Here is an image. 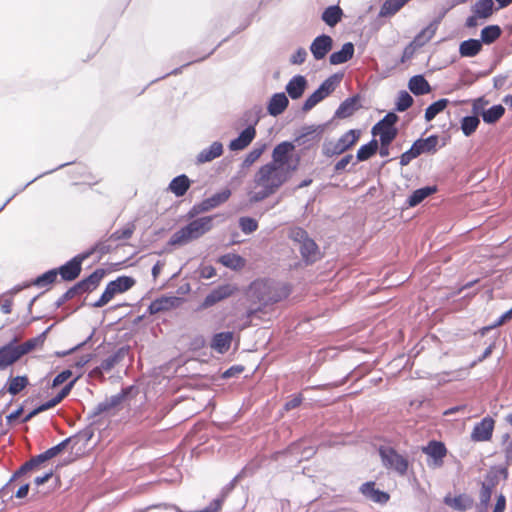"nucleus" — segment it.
Here are the masks:
<instances>
[{
	"label": "nucleus",
	"instance_id": "obj_1",
	"mask_svg": "<svg viewBox=\"0 0 512 512\" xmlns=\"http://www.w3.org/2000/svg\"><path fill=\"white\" fill-rule=\"evenodd\" d=\"M292 176V173L270 162L259 167L253 178V188L248 191L249 201L258 203L275 194Z\"/></svg>",
	"mask_w": 512,
	"mask_h": 512
},
{
	"label": "nucleus",
	"instance_id": "obj_2",
	"mask_svg": "<svg viewBox=\"0 0 512 512\" xmlns=\"http://www.w3.org/2000/svg\"><path fill=\"white\" fill-rule=\"evenodd\" d=\"M216 217L217 215L204 216L190 221L186 226L173 233L169 245L182 246L199 239L213 228V220Z\"/></svg>",
	"mask_w": 512,
	"mask_h": 512
},
{
	"label": "nucleus",
	"instance_id": "obj_3",
	"mask_svg": "<svg viewBox=\"0 0 512 512\" xmlns=\"http://www.w3.org/2000/svg\"><path fill=\"white\" fill-rule=\"evenodd\" d=\"M289 238L298 244V249L306 264L315 263L320 259V251L315 241L308 236L306 230L294 227L289 231Z\"/></svg>",
	"mask_w": 512,
	"mask_h": 512
},
{
	"label": "nucleus",
	"instance_id": "obj_4",
	"mask_svg": "<svg viewBox=\"0 0 512 512\" xmlns=\"http://www.w3.org/2000/svg\"><path fill=\"white\" fill-rule=\"evenodd\" d=\"M360 134V130L350 129L337 141H325L322 145V154L328 158L343 154L356 144Z\"/></svg>",
	"mask_w": 512,
	"mask_h": 512
},
{
	"label": "nucleus",
	"instance_id": "obj_5",
	"mask_svg": "<svg viewBox=\"0 0 512 512\" xmlns=\"http://www.w3.org/2000/svg\"><path fill=\"white\" fill-rule=\"evenodd\" d=\"M343 75L333 74L325 79L320 86L305 100L302 106L304 112L313 109L319 102L329 96L340 83Z\"/></svg>",
	"mask_w": 512,
	"mask_h": 512
},
{
	"label": "nucleus",
	"instance_id": "obj_6",
	"mask_svg": "<svg viewBox=\"0 0 512 512\" xmlns=\"http://www.w3.org/2000/svg\"><path fill=\"white\" fill-rule=\"evenodd\" d=\"M295 150V144L290 141H283L277 144L272 151L270 163L283 167L284 170L293 173L297 170L299 158L294 163L290 162L292 152Z\"/></svg>",
	"mask_w": 512,
	"mask_h": 512
},
{
	"label": "nucleus",
	"instance_id": "obj_7",
	"mask_svg": "<svg viewBox=\"0 0 512 512\" xmlns=\"http://www.w3.org/2000/svg\"><path fill=\"white\" fill-rule=\"evenodd\" d=\"M438 144V136L437 135H430L429 137L425 139H418L416 140L409 150L404 152L400 156V165L406 166L408 165L413 159L417 158L419 155L423 153H430L436 151V146Z\"/></svg>",
	"mask_w": 512,
	"mask_h": 512
},
{
	"label": "nucleus",
	"instance_id": "obj_8",
	"mask_svg": "<svg viewBox=\"0 0 512 512\" xmlns=\"http://www.w3.org/2000/svg\"><path fill=\"white\" fill-rule=\"evenodd\" d=\"M132 387L122 389L119 393L105 398L99 402L94 408L88 412V419L95 421L97 417L103 414H108L112 409L119 406L123 400L128 396Z\"/></svg>",
	"mask_w": 512,
	"mask_h": 512
},
{
	"label": "nucleus",
	"instance_id": "obj_9",
	"mask_svg": "<svg viewBox=\"0 0 512 512\" xmlns=\"http://www.w3.org/2000/svg\"><path fill=\"white\" fill-rule=\"evenodd\" d=\"M379 454L383 465L386 468L395 470L400 475H405L408 470V461L405 457L398 454L391 447H381Z\"/></svg>",
	"mask_w": 512,
	"mask_h": 512
},
{
	"label": "nucleus",
	"instance_id": "obj_10",
	"mask_svg": "<svg viewBox=\"0 0 512 512\" xmlns=\"http://www.w3.org/2000/svg\"><path fill=\"white\" fill-rule=\"evenodd\" d=\"M90 257V253H80L57 269L61 278L65 281L75 280L81 273V265L84 260Z\"/></svg>",
	"mask_w": 512,
	"mask_h": 512
},
{
	"label": "nucleus",
	"instance_id": "obj_11",
	"mask_svg": "<svg viewBox=\"0 0 512 512\" xmlns=\"http://www.w3.org/2000/svg\"><path fill=\"white\" fill-rule=\"evenodd\" d=\"M237 291V287L232 284L220 285L213 289L198 307V310L207 309L216 303L232 296Z\"/></svg>",
	"mask_w": 512,
	"mask_h": 512
},
{
	"label": "nucleus",
	"instance_id": "obj_12",
	"mask_svg": "<svg viewBox=\"0 0 512 512\" xmlns=\"http://www.w3.org/2000/svg\"><path fill=\"white\" fill-rule=\"evenodd\" d=\"M231 195L229 189H224L220 192L215 193L209 198L204 199L199 205H195L188 213L189 217H194L199 212L209 211L220 204L226 202Z\"/></svg>",
	"mask_w": 512,
	"mask_h": 512
},
{
	"label": "nucleus",
	"instance_id": "obj_13",
	"mask_svg": "<svg viewBox=\"0 0 512 512\" xmlns=\"http://www.w3.org/2000/svg\"><path fill=\"white\" fill-rule=\"evenodd\" d=\"M48 457L46 456L45 452L40 453L36 456H33L28 461H26L24 464H22L19 469L12 475L9 482L0 490V493L3 495H6V491L8 490L10 483L14 481L15 479L25 475L26 473L37 470L39 466L44 463L45 461H48Z\"/></svg>",
	"mask_w": 512,
	"mask_h": 512
},
{
	"label": "nucleus",
	"instance_id": "obj_14",
	"mask_svg": "<svg viewBox=\"0 0 512 512\" xmlns=\"http://www.w3.org/2000/svg\"><path fill=\"white\" fill-rule=\"evenodd\" d=\"M422 451L431 458V461H428L430 467L442 466L443 458L447 453L445 445L435 440L430 441L426 447H423Z\"/></svg>",
	"mask_w": 512,
	"mask_h": 512
},
{
	"label": "nucleus",
	"instance_id": "obj_15",
	"mask_svg": "<svg viewBox=\"0 0 512 512\" xmlns=\"http://www.w3.org/2000/svg\"><path fill=\"white\" fill-rule=\"evenodd\" d=\"M333 47V39L327 34L317 36L310 45V51L315 60L319 61L326 57Z\"/></svg>",
	"mask_w": 512,
	"mask_h": 512
},
{
	"label": "nucleus",
	"instance_id": "obj_16",
	"mask_svg": "<svg viewBox=\"0 0 512 512\" xmlns=\"http://www.w3.org/2000/svg\"><path fill=\"white\" fill-rule=\"evenodd\" d=\"M494 420L491 417H485L478 422L471 433V439L477 442L488 441L492 437L494 429Z\"/></svg>",
	"mask_w": 512,
	"mask_h": 512
},
{
	"label": "nucleus",
	"instance_id": "obj_17",
	"mask_svg": "<svg viewBox=\"0 0 512 512\" xmlns=\"http://www.w3.org/2000/svg\"><path fill=\"white\" fill-rule=\"evenodd\" d=\"M104 274H105V271L103 269H96L88 277L82 279L81 281L76 283L74 286H72V288L76 292V294L91 292L98 287Z\"/></svg>",
	"mask_w": 512,
	"mask_h": 512
},
{
	"label": "nucleus",
	"instance_id": "obj_18",
	"mask_svg": "<svg viewBox=\"0 0 512 512\" xmlns=\"http://www.w3.org/2000/svg\"><path fill=\"white\" fill-rule=\"evenodd\" d=\"M181 301V298L176 296H162L150 303V305L148 306V312L149 314L154 315L162 311H168L170 309L178 307L181 304Z\"/></svg>",
	"mask_w": 512,
	"mask_h": 512
},
{
	"label": "nucleus",
	"instance_id": "obj_19",
	"mask_svg": "<svg viewBox=\"0 0 512 512\" xmlns=\"http://www.w3.org/2000/svg\"><path fill=\"white\" fill-rule=\"evenodd\" d=\"M256 136V129L253 125L247 126L237 138L233 139L229 143V149L231 151H240L245 149L254 140Z\"/></svg>",
	"mask_w": 512,
	"mask_h": 512
},
{
	"label": "nucleus",
	"instance_id": "obj_20",
	"mask_svg": "<svg viewBox=\"0 0 512 512\" xmlns=\"http://www.w3.org/2000/svg\"><path fill=\"white\" fill-rule=\"evenodd\" d=\"M494 486V477H487L486 481L482 482L481 489L479 492V503L476 505V512L487 511Z\"/></svg>",
	"mask_w": 512,
	"mask_h": 512
},
{
	"label": "nucleus",
	"instance_id": "obj_21",
	"mask_svg": "<svg viewBox=\"0 0 512 512\" xmlns=\"http://www.w3.org/2000/svg\"><path fill=\"white\" fill-rule=\"evenodd\" d=\"M15 342L16 340L14 339L0 347V370L6 369L20 359L15 348Z\"/></svg>",
	"mask_w": 512,
	"mask_h": 512
},
{
	"label": "nucleus",
	"instance_id": "obj_22",
	"mask_svg": "<svg viewBox=\"0 0 512 512\" xmlns=\"http://www.w3.org/2000/svg\"><path fill=\"white\" fill-rule=\"evenodd\" d=\"M307 84H308L307 79L304 76L295 75L288 81L285 89H286V92L289 95V97L292 100H296V99H299L303 95V93L307 87Z\"/></svg>",
	"mask_w": 512,
	"mask_h": 512
},
{
	"label": "nucleus",
	"instance_id": "obj_23",
	"mask_svg": "<svg viewBox=\"0 0 512 512\" xmlns=\"http://www.w3.org/2000/svg\"><path fill=\"white\" fill-rule=\"evenodd\" d=\"M360 492L369 500L379 503L385 504L389 500V494L375 488L374 482H366L363 483L360 487Z\"/></svg>",
	"mask_w": 512,
	"mask_h": 512
},
{
	"label": "nucleus",
	"instance_id": "obj_24",
	"mask_svg": "<svg viewBox=\"0 0 512 512\" xmlns=\"http://www.w3.org/2000/svg\"><path fill=\"white\" fill-rule=\"evenodd\" d=\"M288 104L289 100L284 92L275 93L268 102L267 111L269 115L276 117L285 111Z\"/></svg>",
	"mask_w": 512,
	"mask_h": 512
},
{
	"label": "nucleus",
	"instance_id": "obj_25",
	"mask_svg": "<svg viewBox=\"0 0 512 512\" xmlns=\"http://www.w3.org/2000/svg\"><path fill=\"white\" fill-rule=\"evenodd\" d=\"M444 503L459 512H465L472 508L474 500L467 494H460L455 497L446 496Z\"/></svg>",
	"mask_w": 512,
	"mask_h": 512
},
{
	"label": "nucleus",
	"instance_id": "obj_26",
	"mask_svg": "<svg viewBox=\"0 0 512 512\" xmlns=\"http://www.w3.org/2000/svg\"><path fill=\"white\" fill-rule=\"evenodd\" d=\"M223 153V144L219 141L213 142L209 147L201 150L197 157L196 161L198 164H203L207 162H211L214 159L220 157Z\"/></svg>",
	"mask_w": 512,
	"mask_h": 512
},
{
	"label": "nucleus",
	"instance_id": "obj_27",
	"mask_svg": "<svg viewBox=\"0 0 512 512\" xmlns=\"http://www.w3.org/2000/svg\"><path fill=\"white\" fill-rule=\"evenodd\" d=\"M128 352H129V347H127V346L120 347L112 355L105 358L96 370L109 372L128 355Z\"/></svg>",
	"mask_w": 512,
	"mask_h": 512
},
{
	"label": "nucleus",
	"instance_id": "obj_28",
	"mask_svg": "<svg viewBox=\"0 0 512 512\" xmlns=\"http://www.w3.org/2000/svg\"><path fill=\"white\" fill-rule=\"evenodd\" d=\"M233 340V333L232 332H220L216 333L211 341V348L220 353L224 354L226 353L231 346V342Z\"/></svg>",
	"mask_w": 512,
	"mask_h": 512
},
{
	"label": "nucleus",
	"instance_id": "obj_29",
	"mask_svg": "<svg viewBox=\"0 0 512 512\" xmlns=\"http://www.w3.org/2000/svg\"><path fill=\"white\" fill-rule=\"evenodd\" d=\"M28 385L29 380L27 376H10L3 389L0 390V394L6 391L15 396L24 390Z\"/></svg>",
	"mask_w": 512,
	"mask_h": 512
},
{
	"label": "nucleus",
	"instance_id": "obj_30",
	"mask_svg": "<svg viewBox=\"0 0 512 512\" xmlns=\"http://www.w3.org/2000/svg\"><path fill=\"white\" fill-rule=\"evenodd\" d=\"M354 45L352 42H347L343 44L342 48L339 51L333 52L329 56V62L332 65H339L346 63L350 59H352L354 55Z\"/></svg>",
	"mask_w": 512,
	"mask_h": 512
},
{
	"label": "nucleus",
	"instance_id": "obj_31",
	"mask_svg": "<svg viewBox=\"0 0 512 512\" xmlns=\"http://www.w3.org/2000/svg\"><path fill=\"white\" fill-rule=\"evenodd\" d=\"M190 185H191V181L188 178V176L185 174H181L171 180V182L169 183L168 189L176 197H182L186 194Z\"/></svg>",
	"mask_w": 512,
	"mask_h": 512
},
{
	"label": "nucleus",
	"instance_id": "obj_32",
	"mask_svg": "<svg viewBox=\"0 0 512 512\" xmlns=\"http://www.w3.org/2000/svg\"><path fill=\"white\" fill-rule=\"evenodd\" d=\"M409 90L416 96H421L431 91V86L423 75H414L408 82Z\"/></svg>",
	"mask_w": 512,
	"mask_h": 512
},
{
	"label": "nucleus",
	"instance_id": "obj_33",
	"mask_svg": "<svg viewBox=\"0 0 512 512\" xmlns=\"http://www.w3.org/2000/svg\"><path fill=\"white\" fill-rule=\"evenodd\" d=\"M358 101L359 96H352L345 99L335 111V117L347 118L353 115V113L357 110Z\"/></svg>",
	"mask_w": 512,
	"mask_h": 512
},
{
	"label": "nucleus",
	"instance_id": "obj_34",
	"mask_svg": "<svg viewBox=\"0 0 512 512\" xmlns=\"http://www.w3.org/2000/svg\"><path fill=\"white\" fill-rule=\"evenodd\" d=\"M437 191L436 186H425L419 189H416L412 192V194L407 199V204L409 207H415L420 204L424 199L432 195Z\"/></svg>",
	"mask_w": 512,
	"mask_h": 512
},
{
	"label": "nucleus",
	"instance_id": "obj_35",
	"mask_svg": "<svg viewBox=\"0 0 512 512\" xmlns=\"http://www.w3.org/2000/svg\"><path fill=\"white\" fill-rule=\"evenodd\" d=\"M482 49V41L478 39H468L459 46V53L462 57H474Z\"/></svg>",
	"mask_w": 512,
	"mask_h": 512
},
{
	"label": "nucleus",
	"instance_id": "obj_36",
	"mask_svg": "<svg viewBox=\"0 0 512 512\" xmlns=\"http://www.w3.org/2000/svg\"><path fill=\"white\" fill-rule=\"evenodd\" d=\"M47 331L48 330L42 332L37 337L29 339V340H27L26 342H24L22 344L17 345L15 343V348H16L18 354H19V357L21 358L23 355L29 353L30 351L35 349L37 346L43 344V342H44V340L46 338Z\"/></svg>",
	"mask_w": 512,
	"mask_h": 512
},
{
	"label": "nucleus",
	"instance_id": "obj_37",
	"mask_svg": "<svg viewBox=\"0 0 512 512\" xmlns=\"http://www.w3.org/2000/svg\"><path fill=\"white\" fill-rule=\"evenodd\" d=\"M494 11L493 0H478L472 6V12L479 16L480 19H488Z\"/></svg>",
	"mask_w": 512,
	"mask_h": 512
},
{
	"label": "nucleus",
	"instance_id": "obj_38",
	"mask_svg": "<svg viewBox=\"0 0 512 512\" xmlns=\"http://www.w3.org/2000/svg\"><path fill=\"white\" fill-rule=\"evenodd\" d=\"M343 15L342 9L338 5L327 7L321 16V19L330 27H334L340 22Z\"/></svg>",
	"mask_w": 512,
	"mask_h": 512
},
{
	"label": "nucleus",
	"instance_id": "obj_39",
	"mask_svg": "<svg viewBox=\"0 0 512 512\" xmlns=\"http://www.w3.org/2000/svg\"><path fill=\"white\" fill-rule=\"evenodd\" d=\"M438 21L430 23L422 29L414 38L413 43L417 47L425 45L436 33Z\"/></svg>",
	"mask_w": 512,
	"mask_h": 512
},
{
	"label": "nucleus",
	"instance_id": "obj_40",
	"mask_svg": "<svg viewBox=\"0 0 512 512\" xmlns=\"http://www.w3.org/2000/svg\"><path fill=\"white\" fill-rule=\"evenodd\" d=\"M116 294L124 293L135 284V279L130 276H119L113 281L109 282Z\"/></svg>",
	"mask_w": 512,
	"mask_h": 512
},
{
	"label": "nucleus",
	"instance_id": "obj_41",
	"mask_svg": "<svg viewBox=\"0 0 512 512\" xmlns=\"http://www.w3.org/2000/svg\"><path fill=\"white\" fill-rule=\"evenodd\" d=\"M449 104L446 98L439 99L430 104L425 110V120L432 121L439 113H441Z\"/></svg>",
	"mask_w": 512,
	"mask_h": 512
},
{
	"label": "nucleus",
	"instance_id": "obj_42",
	"mask_svg": "<svg viewBox=\"0 0 512 512\" xmlns=\"http://www.w3.org/2000/svg\"><path fill=\"white\" fill-rule=\"evenodd\" d=\"M378 150V142L375 139H372L367 144L362 145L357 153L356 159L357 161H365L371 158Z\"/></svg>",
	"mask_w": 512,
	"mask_h": 512
},
{
	"label": "nucleus",
	"instance_id": "obj_43",
	"mask_svg": "<svg viewBox=\"0 0 512 512\" xmlns=\"http://www.w3.org/2000/svg\"><path fill=\"white\" fill-rule=\"evenodd\" d=\"M265 149H266L265 144H261V145L256 144L252 148V150L249 153H247V155L243 159V161L241 163V168L247 169L250 166H252L261 157V155L264 153Z\"/></svg>",
	"mask_w": 512,
	"mask_h": 512
},
{
	"label": "nucleus",
	"instance_id": "obj_44",
	"mask_svg": "<svg viewBox=\"0 0 512 512\" xmlns=\"http://www.w3.org/2000/svg\"><path fill=\"white\" fill-rule=\"evenodd\" d=\"M502 31L498 25H489L481 30L482 44H491L495 42L501 35Z\"/></svg>",
	"mask_w": 512,
	"mask_h": 512
},
{
	"label": "nucleus",
	"instance_id": "obj_45",
	"mask_svg": "<svg viewBox=\"0 0 512 512\" xmlns=\"http://www.w3.org/2000/svg\"><path fill=\"white\" fill-rule=\"evenodd\" d=\"M505 113V108L501 104L493 105L483 113L482 119L487 124L496 123Z\"/></svg>",
	"mask_w": 512,
	"mask_h": 512
},
{
	"label": "nucleus",
	"instance_id": "obj_46",
	"mask_svg": "<svg viewBox=\"0 0 512 512\" xmlns=\"http://www.w3.org/2000/svg\"><path fill=\"white\" fill-rule=\"evenodd\" d=\"M479 124L480 120L478 116H465L461 120V131L466 137H469L477 130Z\"/></svg>",
	"mask_w": 512,
	"mask_h": 512
},
{
	"label": "nucleus",
	"instance_id": "obj_47",
	"mask_svg": "<svg viewBox=\"0 0 512 512\" xmlns=\"http://www.w3.org/2000/svg\"><path fill=\"white\" fill-rule=\"evenodd\" d=\"M288 453L292 455H299V461L307 460L315 454V449L312 446L302 447V443H293L288 448Z\"/></svg>",
	"mask_w": 512,
	"mask_h": 512
},
{
	"label": "nucleus",
	"instance_id": "obj_48",
	"mask_svg": "<svg viewBox=\"0 0 512 512\" xmlns=\"http://www.w3.org/2000/svg\"><path fill=\"white\" fill-rule=\"evenodd\" d=\"M57 277V269H51L32 281V285L37 287H46L55 282Z\"/></svg>",
	"mask_w": 512,
	"mask_h": 512
},
{
	"label": "nucleus",
	"instance_id": "obj_49",
	"mask_svg": "<svg viewBox=\"0 0 512 512\" xmlns=\"http://www.w3.org/2000/svg\"><path fill=\"white\" fill-rule=\"evenodd\" d=\"M413 104L412 96L405 90L399 92L395 109L398 112H404Z\"/></svg>",
	"mask_w": 512,
	"mask_h": 512
},
{
	"label": "nucleus",
	"instance_id": "obj_50",
	"mask_svg": "<svg viewBox=\"0 0 512 512\" xmlns=\"http://www.w3.org/2000/svg\"><path fill=\"white\" fill-rule=\"evenodd\" d=\"M323 131H324V125L303 126L301 128L299 136L296 137L295 142H297L298 144H303L304 142L302 141V139H304L305 137L312 135V134L320 135L323 133Z\"/></svg>",
	"mask_w": 512,
	"mask_h": 512
},
{
	"label": "nucleus",
	"instance_id": "obj_51",
	"mask_svg": "<svg viewBox=\"0 0 512 512\" xmlns=\"http://www.w3.org/2000/svg\"><path fill=\"white\" fill-rule=\"evenodd\" d=\"M239 227L244 234L249 235L258 229V222L252 217H240Z\"/></svg>",
	"mask_w": 512,
	"mask_h": 512
},
{
	"label": "nucleus",
	"instance_id": "obj_52",
	"mask_svg": "<svg viewBox=\"0 0 512 512\" xmlns=\"http://www.w3.org/2000/svg\"><path fill=\"white\" fill-rule=\"evenodd\" d=\"M70 163H63L61 165H59L57 168L55 169H52V170H49V171H46L40 175H38L37 177H35L34 179H32L31 181H29L27 184H25L22 188L18 189L15 193H13L4 203L3 205H0V212L7 206V204L20 192L24 191L30 184H32L33 182H35L36 180H38L39 178L47 175V174H50L58 169H61L67 165H69Z\"/></svg>",
	"mask_w": 512,
	"mask_h": 512
},
{
	"label": "nucleus",
	"instance_id": "obj_53",
	"mask_svg": "<svg viewBox=\"0 0 512 512\" xmlns=\"http://www.w3.org/2000/svg\"><path fill=\"white\" fill-rule=\"evenodd\" d=\"M135 226L134 224H128L122 229H118L110 235V240L118 241V240H126L130 239L134 233Z\"/></svg>",
	"mask_w": 512,
	"mask_h": 512
},
{
	"label": "nucleus",
	"instance_id": "obj_54",
	"mask_svg": "<svg viewBox=\"0 0 512 512\" xmlns=\"http://www.w3.org/2000/svg\"><path fill=\"white\" fill-rule=\"evenodd\" d=\"M402 3L399 0H386L381 7L380 15L391 16L397 13L402 8Z\"/></svg>",
	"mask_w": 512,
	"mask_h": 512
},
{
	"label": "nucleus",
	"instance_id": "obj_55",
	"mask_svg": "<svg viewBox=\"0 0 512 512\" xmlns=\"http://www.w3.org/2000/svg\"><path fill=\"white\" fill-rule=\"evenodd\" d=\"M115 295H116L115 291L108 283L106 285L105 290L103 291L102 295L100 296V298L96 302L91 304V306L93 308H101V307L105 306L109 301H111Z\"/></svg>",
	"mask_w": 512,
	"mask_h": 512
},
{
	"label": "nucleus",
	"instance_id": "obj_56",
	"mask_svg": "<svg viewBox=\"0 0 512 512\" xmlns=\"http://www.w3.org/2000/svg\"><path fill=\"white\" fill-rule=\"evenodd\" d=\"M220 262L229 268H239L243 265V258L236 254H225L221 256Z\"/></svg>",
	"mask_w": 512,
	"mask_h": 512
},
{
	"label": "nucleus",
	"instance_id": "obj_57",
	"mask_svg": "<svg viewBox=\"0 0 512 512\" xmlns=\"http://www.w3.org/2000/svg\"><path fill=\"white\" fill-rule=\"evenodd\" d=\"M397 121H398V116L395 113H393V112L387 113L382 120H380L378 123H376L373 126L372 134L377 135L378 128L382 127V126L394 127V125Z\"/></svg>",
	"mask_w": 512,
	"mask_h": 512
},
{
	"label": "nucleus",
	"instance_id": "obj_58",
	"mask_svg": "<svg viewBox=\"0 0 512 512\" xmlns=\"http://www.w3.org/2000/svg\"><path fill=\"white\" fill-rule=\"evenodd\" d=\"M71 441H72V437H68V438L64 439L63 441H61L60 443H58L57 445L47 449L45 451V454L48 457V459L50 460V459L54 458L55 456H57L58 454H60Z\"/></svg>",
	"mask_w": 512,
	"mask_h": 512
},
{
	"label": "nucleus",
	"instance_id": "obj_59",
	"mask_svg": "<svg viewBox=\"0 0 512 512\" xmlns=\"http://www.w3.org/2000/svg\"><path fill=\"white\" fill-rule=\"evenodd\" d=\"M487 105H488V101L484 97H479L477 99H474L472 102L473 114L476 116H478V115L483 116V113H485V111L487 110V109H485V107Z\"/></svg>",
	"mask_w": 512,
	"mask_h": 512
},
{
	"label": "nucleus",
	"instance_id": "obj_60",
	"mask_svg": "<svg viewBox=\"0 0 512 512\" xmlns=\"http://www.w3.org/2000/svg\"><path fill=\"white\" fill-rule=\"evenodd\" d=\"M307 51L305 48H298L290 57V63L294 65H301L306 61Z\"/></svg>",
	"mask_w": 512,
	"mask_h": 512
},
{
	"label": "nucleus",
	"instance_id": "obj_61",
	"mask_svg": "<svg viewBox=\"0 0 512 512\" xmlns=\"http://www.w3.org/2000/svg\"><path fill=\"white\" fill-rule=\"evenodd\" d=\"M379 136L381 145H390L397 136V129L380 131Z\"/></svg>",
	"mask_w": 512,
	"mask_h": 512
},
{
	"label": "nucleus",
	"instance_id": "obj_62",
	"mask_svg": "<svg viewBox=\"0 0 512 512\" xmlns=\"http://www.w3.org/2000/svg\"><path fill=\"white\" fill-rule=\"evenodd\" d=\"M353 160L352 154H347L343 158H341L339 161L336 162L334 165V171L336 173H339L343 170H345L346 166Z\"/></svg>",
	"mask_w": 512,
	"mask_h": 512
},
{
	"label": "nucleus",
	"instance_id": "obj_63",
	"mask_svg": "<svg viewBox=\"0 0 512 512\" xmlns=\"http://www.w3.org/2000/svg\"><path fill=\"white\" fill-rule=\"evenodd\" d=\"M77 378L70 381L68 384H66L61 391L54 397L56 402L59 404L71 391L74 383L76 382Z\"/></svg>",
	"mask_w": 512,
	"mask_h": 512
},
{
	"label": "nucleus",
	"instance_id": "obj_64",
	"mask_svg": "<svg viewBox=\"0 0 512 512\" xmlns=\"http://www.w3.org/2000/svg\"><path fill=\"white\" fill-rule=\"evenodd\" d=\"M72 375L70 370H64L55 376L52 382V387H56L68 380Z\"/></svg>",
	"mask_w": 512,
	"mask_h": 512
}]
</instances>
